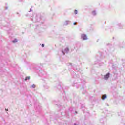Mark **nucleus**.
Wrapping results in <instances>:
<instances>
[{
	"label": "nucleus",
	"instance_id": "1",
	"mask_svg": "<svg viewBox=\"0 0 125 125\" xmlns=\"http://www.w3.org/2000/svg\"><path fill=\"white\" fill-rule=\"evenodd\" d=\"M82 39H83V40H87V37L85 34H82L81 35Z\"/></svg>",
	"mask_w": 125,
	"mask_h": 125
},
{
	"label": "nucleus",
	"instance_id": "9",
	"mask_svg": "<svg viewBox=\"0 0 125 125\" xmlns=\"http://www.w3.org/2000/svg\"><path fill=\"white\" fill-rule=\"evenodd\" d=\"M42 47H44V44H42Z\"/></svg>",
	"mask_w": 125,
	"mask_h": 125
},
{
	"label": "nucleus",
	"instance_id": "7",
	"mask_svg": "<svg viewBox=\"0 0 125 125\" xmlns=\"http://www.w3.org/2000/svg\"><path fill=\"white\" fill-rule=\"evenodd\" d=\"M31 87H32V88H35V87H36V85L35 84H33L31 85Z\"/></svg>",
	"mask_w": 125,
	"mask_h": 125
},
{
	"label": "nucleus",
	"instance_id": "8",
	"mask_svg": "<svg viewBox=\"0 0 125 125\" xmlns=\"http://www.w3.org/2000/svg\"><path fill=\"white\" fill-rule=\"evenodd\" d=\"M74 13L75 14H77V13H78V11L75 10Z\"/></svg>",
	"mask_w": 125,
	"mask_h": 125
},
{
	"label": "nucleus",
	"instance_id": "6",
	"mask_svg": "<svg viewBox=\"0 0 125 125\" xmlns=\"http://www.w3.org/2000/svg\"><path fill=\"white\" fill-rule=\"evenodd\" d=\"M27 80H30V76L27 77L25 79V81H27Z\"/></svg>",
	"mask_w": 125,
	"mask_h": 125
},
{
	"label": "nucleus",
	"instance_id": "3",
	"mask_svg": "<svg viewBox=\"0 0 125 125\" xmlns=\"http://www.w3.org/2000/svg\"><path fill=\"white\" fill-rule=\"evenodd\" d=\"M106 97H107V96H106V95H103L102 96V99H103V100H105V99L106 98Z\"/></svg>",
	"mask_w": 125,
	"mask_h": 125
},
{
	"label": "nucleus",
	"instance_id": "5",
	"mask_svg": "<svg viewBox=\"0 0 125 125\" xmlns=\"http://www.w3.org/2000/svg\"><path fill=\"white\" fill-rule=\"evenodd\" d=\"M92 14L93 15H96V12H95V11H93L92 12Z\"/></svg>",
	"mask_w": 125,
	"mask_h": 125
},
{
	"label": "nucleus",
	"instance_id": "2",
	"mask_svg": "<svg viewBox=\"0 0 125 125\" xmlns=\"http://www.w3.org/2000/svg\"><path fill=\"white\" fill-rule=\"evenodd\" d=\"M109 76H110V73H107L106 75L104 76V79L105 80H108V79H109Z\"/></svg>",
	"mask_w": 125,
	"mask_h": 125
},
{
	"label": "nucleus",
	"instance_id": "4",
	"mask_svg": "<svg viewBox=\"0 0 125 125\" xmlns=\"http://www.w3.org/2000/svg\"><path fill=\"white\" fill-rule=\"evenodd\" d=\"M13 43H15V42H17V39H15L14 41H13Z\"/></svg>",
	"mask_w": 125,
	"mask_h": 125
},
{
	"label": "nucleus",
	"instance_id": "11",
	"mask_svg": "<svg viewBox=\"0 0 125 125\" xmlns=\"http://www.w3.org/2000/svg\"><path fill=\"white\" fill-rule=\"evenodd\" d=\"M6 111H8V109H6Z\"/></svg>",
	"mask_w": 125,
	"mask_h": 125
},
{
	"label": "nucleus",
	"instance_id": "10",
	"mask_svg": "<svg viewBox=\"0 0 125 125\" xmlns=\"http://www.w3.org/2000/svg\"><path fill=\"white\" fill-rule=\"evenodd\" d=\"M73 25H77V22H74V23H73Z\"/></svg>",
	"mask_w": 125,
	"mask_h": 125
}]
</instances>
